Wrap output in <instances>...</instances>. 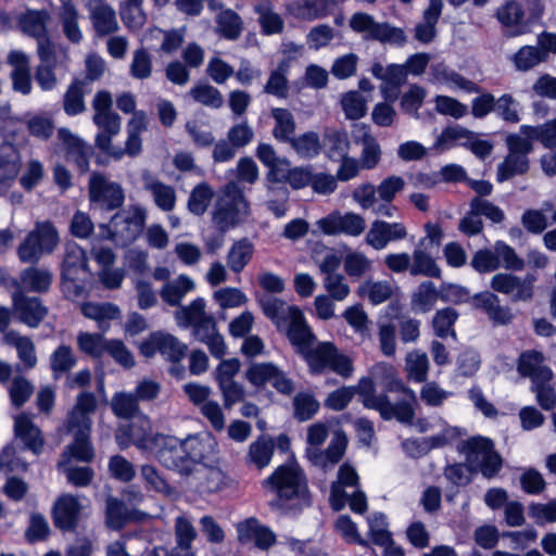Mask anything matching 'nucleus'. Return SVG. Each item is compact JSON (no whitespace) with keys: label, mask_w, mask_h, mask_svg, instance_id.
Instances as JSON below:
<instances>
[{"label":"nucleus","mask_w":556,"mask_h":556,"mask_svg":"<svg viewBox=\"0 0 556 556\" xmlns=\"http://www.w3.org/2000/svg\"><path fill=\"white\" fill-rule=\"evenodd\" d=\"M78 11L71 2H64L60 10V21L65 37L73 43L83 40V33L78 24Z\"/></svg>","instance_id":"54"},{"label":"nucleus","mask_w":556,"mask_h":556,"mask_svg":"<svg viewBox=\"0 0 556 556\" xmlns=\"http://www.w3.org/2000/svg\"><path fill=\"white\" fill-rule=\"evenodd\" d=\"M358 480L359 477L353 466L348 463L340 466L338 478L330 486V504L334 510H341L346 504L348 494L344 488L357 486Z\"/></svg>","instance_id":"28"},{"label":"nucleus","mask_w":556,"mask_h":556,"mask_svg":"<svg viewBox=\"0 0 556 556\" xmlns=\"http://www.w3.org/2000/svg\"><path fill=\"white\" fill-rule=\"evenodd\" d=\"M349 26L353 31L363 35L366 40L396 46H403L407 41L402 28L386 22H377L372 15L365 12L354 13L349 20Z\"/></svg>","instance_id":"7"},{"label":"nucleus","mask_w":556,"mask_h":556,"mask_svg":"<svg viewBox=\"0 0 556 556\" xmlns=\"http://www.w3.org/2000/svg\"><path fill=\"white\" fill-rule=\"evenodd\" d=\"M237 533L240 543H252L262 551H267L276 543L275 533L255 518L238 523Z\"/></svg>","instance_id":"21"},{"label":"nucleus","mask_w":556,"mask_h":556,"mask_svg":"<svg viewBox=\"0 0 556 556\" xmlns=\"http://www.w3.org/2000/svg\"><path fill=\"white\" fill-rule=\"evenodd\" d=\"M143 189L152 195L154 204L163 212H172L176 206L174 187L161 181L149 172L142 174Z\"/></svg>","instance_id":"26"},{"label":"nucleus","mask_w":556,"mask_h":556,"mask_svg":"<svg viewBox=\"0 0 556 556\" xmlns=\"http://www.w3.org/2000/svg\"><path fill=\"white\" fill-rule=\"evenodd\" d=\"M92 122L100 130L96 136L97 148L113 159L121 160L124 156L123 148L112 143L113 137L121 131V117L116 113L93 115Z\"/></svg>","instance_id":"14"},{"label":"nucleus","mask_w":556,"mask_h":556,"mask_svg":"<svg viewBox=\"0 0 556 556\" xmlns=\"http://www.w3.org/2000/svg\"><path fill=\"white\" fill-rule=\"evenodd\" d=\"M396 290L393 282L388 280H365L357 289L358 295L371 304L379 305L391 299Z\"/></svg>","instance_id":"40"},{"label":"nucleus","mask_w":556,"mask_h":556,"mask_svg":"<svg viewBox=\"0 0 556 556\" xmlns=\"http://www.w3.org/2000/svg\"><path fill=\"white\" fill-rule=\"evenodd\" d=\"M88 190L90 204L96 210L113 211L121 207L125 201L122 186L100 173L91 174Z\"/></svg>","instance_id":"10"},{"label":"nucleus","mask_w":556,"mask_h":556,"mask_svg":"<svg viewBox=\"0 0 556 556\" xmlns=\"http://www.w3.org/2000/svg\"><path fill=\"white\" fill-rule=\"evenodd\" d=\"M3 342L15 348L17 357L25 369H31L37 365L36 348L29 337L11 330L3 334Z\"/></svg>","instance_id":"34"},{"label":"nucleus","mask_w":556,"mask_h":556,"mask_svg":"<svg viewBox=\"0 0 556 556\" xmlns=\"http://www.w3.org/2000/svg\"><path fill=\"white\" fill-rule=\"evenodd\" d=\"M48 18L45 11H28L20 18V26L26 35L40 39L47 36Z\"/></svg>","instance_id":"61"},{"label":"nucleus","mask_w":556,"mask_h":556,"mask_svg":"<svg viewBox=\"0 0 556 556\" xmlns=\"http://www.w3.org/2000/svg\"><path fill=\"white\" fill-rule=\"evenodd\" d=\"M405 370L409 380L426 382L429 371V359L425 352L414 350L406 355Z\"/></svg>","instance_id":"56"},{"label":"nucleus","mask_w":556,"mask_h":556,"mask_svg":"<svg viewBox=\"0 0 556 556\" xmlns=\"http://www.w3.org/2000/svg\"><path fill=\"white\" fill-rule=\"evenodd\" d=\"M58 242V232L52 223H36L34 230L18 245L17 255L23 263H36L45 253H51Z\"/></svg>","instance_id":"8"},{"label":"nucleus","mask_w":556,"mask_h":556,"mask_svg":"<svg viewBox=\"0 0 556 556\" xmlns=\"http://www.w3.org/2000/svg\"><path fill=\"white\" fill-rule=\"evenodd\" d=\"M89 18L98 37H106L119 29L116 12L105 0H89Z\"/></svg>","instance_id":"18"},{"label":"nucleus","mask_w":556,"mask_h":556,"mask_svg":"<svg viewBox=\"0 0 556 556\" xmlns=\"http://www.w3.org/2000/svg\"><path fill=\"white\" fill-rule=\"evenodd\" d=\"M258 302L265 316L278 328L287 326V323L293 317V311H300L296 306H290L285 301L271 295H264Z\"/></svg>","instance_id":"36"},{"label":"nucleus","mask_w":556,"mask_h":556,"mask_svg":"<svg viewBox=\"0 0 556 556\" xmlns=\"http://www.w3.org/2000/svg\"><path fill=\"white\" fill-rule=\"evenodd\" d=\"M84 505L79 496L62 494L53 506V521L63 531H74L77 528Z\"/></svg>","instance_id":"17"},{"label":"nucleus","mask_w":556,"mask_h":556,"mask_svg":"<svg viewBox=\"0 0 556 556\" xmlns=\"http://www.w3.org/2000/svg\"><path fill=\"white\" fill-rule=\"evenodd\" d=\"M253 253L254 245L249 239L242 238L235 241L226 256L228 267L236 274L241 273L252 260Z\"/></svg>","instance_id":"43"},{"label":"nucleus","mask_w":556,"mask_h":556,"mask_svg":"<svg viewBox=\"0 0 556 556\" xmlns=\"http://www.w3.org/2000/svg\"><path fill=\"white\" fill-rule=\"evenodd\" d=\"M62 106L66 115L76 116L86 111L84 80H73L65 90Z\"/></svg>","instance_id":"48"},{"label":"nucleus","mask_w":556,"mask_h":556,"mask_svg":"<svg viewBox=\"0 0 556 556\" xmlns=\"http://www.w3.org/2000/svg\"><path fill=\"white\" fill-rule=\"evenodd\" d=\"M438 299H440V291L437 290L434 283L424 281L412 295V308L418 313L430 312Z\"/></svg>","instance_id":"52"},{"label":"nucleus","mask_w":556,"mask_h":556,"mask_svg":"<svg viewBox=\"0 0 556 556\" xmlns=\"http://www.w3.org/2000/svg\"><path fill=\"white\" fill-rule=\"evenodd\" d=\"M244 377L254 387L269 383L282 394H290L294 390L293 381L273 363L253 364L247 369Z\"/></svg>","instance_id":"13"},{"label":"nucleus","mask_w":556,"mask_h":556,"mask_svg":"<svg viewBox=\"0 0 556 556\" xmlns=\"http://www.w3.org/2000/svg\"><path fill=\"white\" fill-rule=\"evenodd\" d=\"M287 337L296 351L303 355L314 343L315 336L306 325L301 311H293V317L287 323Z\"/></svg>","instance_id":"33"},{"label":"nucleus","mask_w":556,"mask_h":556,"mask_svg":"<svg viewBox=\"0 0 556 556\" xmlns=\"http://www.w3.org/2000/svg\"><path fill=\"white\" fill-rule=\"evenodd\" d=\"M316 230L313 233L325 236H346L357 238L366 230L365 218L354 212L342 213L333 211L315 223Z\"/></svg>","instance_id":"9"},{"label":"nucleus","mask_w":556,"mask_h":556,"mask_svg":"<svg viewBox=\"0 0 556 556\" xmlns=\"http://www.w3.org/2000/svg\"><path fill=\"white\" fill-rule=\"evenodd\" d=\"M337 348L330 342H320L315 346H311L304 354V358L313 372H323L329 368Z\"/></svg>","instance_id":"45"},{"label":"nucleus","mask_w":556,"mask_h":556,"mask_svg":"<svg viewBox=\"0 0 556 556\" xmlns=\"http://www.w3.org/2000/svg\"><path fill=\"white\" fill-rule=\"evenodd\" d=\"M430 74L435 83L444 85L451 90H462L467 93H478L480 91L477 84L443 63L433 64Z\"/></svg>","instance_id":"30"},{"label":"nucleus","mask_w":556,"mask_h":556,"mask_svg":"<svg viewBox=\"0 0 556 556\" xmlns=\"http://www.w3.org/2000/svg\"><path fill=\"white\" fill-rule=\"evenodd\" d=\"M214 197V190L207 182H200L190 192L187 201L188 211L195 215L202 216Z\"/></svg>","instance_id":"59"},{"label":"nucleus","mask_w":556,"mask_h":556,"mask_svg":"<svg viewBox=\"0 0 556 556\" xmlns=\"http://www.w3.org/2000/svg\"><path fill=\"white\" fill-rule=\"evenodd\" d=\"M473 306L483 311L494 325L505 326L514 319L510 307L502 305L500 298L490 291L477 293L473 296Z\"/></svg>","instance_id":"23"},{"label":"nucleus","mask_w":556,"mask_h":556,"mask_svg":"<svg viewBox=\"0 0 556 556\" xmlns=\"http://www.w3.org/2000/svg\"><path fill=\"white\" fill-rule=\"evenodd\" d=\"M111 408L115 416L123 419L134 418L140 410L139 401L129 392L115 393L111 400Z\"/></svg>","instance_id":"63"},{"label":"nucleus","mask_w":556,"mask_h":556,"mask_svg":"<svg viewBox=\"0 0 556 556\" xmlns=\"http://www.w3.org/2000/svg\"><path fill=\"white\" fill-rule=\"evenodd\" d=\"M399 391L409 397L392 403L387 394H375V386L370 378H362L355 388V393L363 396V405L366 408L377 410L384 420L396 419L403 425H412L415 418V405L417 402L414 390L397 382Z\"/></svg>","instance_id":"1"},{"label":"nucleus","mask_w":556,"mask_h":556,"mask_svg":"<svg viewBox=\"0 0 556 556\" xmlns=\"http://www.w3.org/2000/svg\"><path fill=\"white\" fill-rule=\"evenodd\" d=\"M457 451L473 470L480 471L486 479L494 478L502 469L503 459L495 451L493 441L486 437L473 435L463 440Z\"/></svg>","instance_id":"5"},{"label":"nucleus","mask_w":556,"mask_h":556,"mask_svg":"<svg viewBox=\"0 0 556 556\" xmlns=\"http://www.w3.org/2000/svg\"><path fill=\"white\" fill-rule=\"evenodd\" d=\"M194 338L206 344L211 354L222 358L226 354V344L223 337L217 332L214 318L211 316L193 326Z\"/></svg>","instance_id":"32"},{"label":"nucleus","mask_w":556,"mask_h":556,"mask_svg":"<svg viewBox=\"0 0 556 556\" xmlns=\"http://www.w3.org/2000/svg\"><path fill=\"white\" fill-rule=\"evenodd\" d=\"M410 275L439 278L441 269L429 253L415 249L412 255Z\"/></svg>","instance_id":"62"},{"label":"nucleus","mask_w":556,"mask_h":556,"mask_svg":"<svg viewBox=\"0 0 556 556\" xmlns=\"http://www.w3.org/2000/svg\"><path fill=\"white\" fill-rule=\"evenodd\" d=\"M132 443L140 450L152 451L156 459L166 468L176 470L181 475H190L191 470L188 464L184 444L181 440L161 433H155L150 438L134 439Z\"/></svg>","instance_id":"4"},{"label":"nucleus","mask_w":556,"mask_h":556,"mask_svg":"<svg viewBox=\"0 0 556 556\" xmlns=\"http://www.w3.org/2000/svg\"><path fill=\"white\" fill-rule=\"evenodd\" d=\"M346 445L345 434L342 431H337L325 451H320L319 447H307L306 456L313 466L326 471L333 468L341 460Z\"/></svg>","instance_id":"16"},{"label":"nucleus","mask_w":556,"mask_h":556,"mask_svg":"<svg viewBox=\"0 0 556 556\" xmlns=\"http://www.w3.org/2000/svg\"><path fill=\"white\" fill-rule=\"evenodd\" d=\"M206 303L203 298H197L189 305H181L175 312V318L178 326L189 327L198 324L208 317L205 312Z\"/></svg>","instance_id":"51"},{"label":"nucleus","mask_w":556,"mask_h":556,"mask_svg":"<svg viewBox=\"0 0 556 556\" xmlns=\"http://www.w3.org/2000/svg\"><path fill=\"white\" fill-rule=\"evenodd\" d=\"M89 273L85 251L75 243L67 244L62 263V275Z\"/></svg>","instance_id":"58"},{"label":"nucleus","mask_w":556,"mask_h":556,"mask_svg":"<svg viewBox=\"0 0 556 556\" xmlns=\"http://www.w3.org/2000/svg\"><path fill=\"white\" fill-rule=\"evenodd\" d=\"M544 362L543 353L534 350L526 351L519 356L518 372L522 377L530 378L532 383L536 381H552L554 374Z\"/></svg>","instance_id":"25"},{"label":"nucleus","mask_w":556,"mask_h":556,"mask_svg":"<svg viewBox=\"0 0 556 556\" xmlns=\"http://www.w3.org/2000/svg\"><path fill=\"white\" fill-rule=\"evenodd\" d=\"M97 408V399L90 392H83L77 396L75 406L68 416V430L75 432L90 433V415Z\"/></svg>","instance_id":"24"},{"label":"nucleus","mask_w":556,"mask_h":556,"mask_svg":"<svg viewBox=\"0 0 556 556\" xmlns=\"http://www.w3.org/2000/svg\"><path fill=\"white\" fill-rule=\"evenodd\" d=\"M53 275L47 268L28 267L20 276L21 292H46L52 283Z\"/></svg>","instance_id":"38"},{"label":"nucleus","mask_w":556,"mask_h":556,"mask_svg":"<svg viewBox=\"0 0 556 556\" xmlns=\"http://www.w3.org/2000/svg\"><path fill=\"white\" fill-rule=\"evenodd\" d=\"M251 214L250 202L238 181L227 182L219 192L212 211V223L222 232L238 227Z\"/></svg>","instance_id":"3"},{"label":"nucleus","mask_w":556,"mask_h":556,"mask_svg":"<svg viewBox=\"0 0 556 556\" xmlns=\"http://www.w3.org/2000/svg\"><path fill=\"white\" fill-rule=\"evenodd\" d=\"M270 115L274 119L273 136L276 140L288 142L294 136L296 124L292 113L283 108H275Z\"/></svg>","instance_id":"47"},{"label":"nucleus","mask_w":556,"mask_h":556,"mask_svg":"<svg viewBox=\"0 0 556 556\" xmlns=\"http://www.w3.org/2000/svg\"><path fill=\"white\" fill-rule=\"evenodd\" d=\"M188 459L190 470H193L195 464L201 463L215 452L217 445L215 439L210 433L192 434L181 440Z\"/></svg>","instance_id":"27"},{"label":"nucleus","mask_w":556,"mask_h":556,"mask_svg":"<svg viewBox=\"0 0 556 556\" xmlns=\"http://www.w3.org/2000/svg\"><path fill=\"white\" fill-rule=\"evenodd\" d=\"M406 237L407 229L404 224L376 219L370 224L366 232L365 242L374 250L381 251L386 249L390 242L401 241Z\"/></svg>","instance_id":"15"},{"label":"nucleus","mask_w":556,"mask_h":556,"mask_svg":"<svg viewBox=\"0 0 556 556\" xmlns=\"http://www.w3.org/2000/svg\"><path fill=\"white\" fill-rule=\"evenodd\" d=\"M76 340L79 351L94 358H99L105 354V350L110 341L100 333H90L86 331H80L77 334Z\"/></svg>","instance_id":"64"},{"label":"nucleus","mask_w":556,"mask_h":556,"mask_svg":"<svg viewBox=\"0 0 556 556\" xmlns=\"http://www.w3.org/2000/svg\"><path fill=\"white\" fill-rule=\"evenodd\" d=\"M188 351V346L176 337L165 332H154L140 344V352L146 357L160 353L172 363H179Z\"/></svg>","instance_id":"12"},{"label":"nucleus","mask_w":556,"mask_h":556,"mask_svg":"<svg viewBox=\"0 0 556 556\" xmlns=\"http://www.w3.org/2000/svg\"><path fill=\"white\" fill-rule=\"evenodd\" d=\"M435 421L438 426L442 427V431L434 435L425 438L422 440V444L425 445V450H433L441 448L446 445L452 444L459 438L466 434V430L456 426H450L447 422L441 418L437 417Z\"/></svg>","instance_id":"46"},{"label":"nucleus","mask_w":556,"mask_h":556,"mask_svg":"<svg viewBox=\"0 0 556 556\" xmlns=\"http://www.w3.org/2000/svg\"><path fill=\"white\" fill-rule=\"evenodd\" d=\"M12 302L16 318L30 328L38 327L48 312L38 298L26 296L21 291L13 293Z\"/></svg>","instance_id":"20"},{"label":"nucleus","mask_w":556,"mask_h":556,"mask_svg":"<svg viewBox=\"0 0 556 556\" xmlns=\"http://www.w3.org/2000/svg\"><path fill=\"white\" fill-rule=\"evenodd\" d=\"M324 147L326 154L333 161L348 155L350 150V140L348 134L338 129H326L324 132Z\"/></svg>","instance_id":"50"},{"label":"nucleus","mask_w":556,"mask_h":556,"mask_svg":"<svg viewBox=\"0 0 556 556\" xmlns=\"http://www.w3.org/2000/svg\"><path fill=\"white\" fill-rule=\"evenodd\" d=\"M148 217L147 208L142 205H129L128 208L116 213L110 226H101V236L119 245L132 243L142 232Z\"/></svg>","instance_id":"6"},{"label":"nucleus","mask_w":556,"mask_h":556,"mask_svg":"<svg viewBox=\"0 0 556 556\" xmlns=\"http://www.w3.org/2000/svg\"><path fill=\"white\" fill-rule=\"evenodd\" d=\"M215 31L227 40H237L243 31V20L231 9L220 10L215 17Z\"/></svg>","instance_id":"41"},{"label":"nucleus","mask_w":556,"mask_h":556,"mask_svg":"<svg viewBox=\"0 0 556 556\" xmlns=\"http://www.w3.org/2000/svg\"><path fill=\"white\" fill-rule=\"evenodd\" d=\"M529 169V159L526 155L508 153L497 165L496 180L506 181L516 175H523Z\"/></svg>","instance_id":"55"},{"label":"nucleus","mask_w":556,"mask_h":556,"mask_svg":"<svg viewBox=\"0 0 556 556\" xmlns=\"http://www.w3.org/2000/svg\"><path fill=\"white\" fill-rule=\"evenodd\" d=\"M495 17L507 37H518L527 31L525 10L518 1L510 0L497 8Z\"/></svg>","instance_id":"22"},{"label":"nucleus","mask_w":556,"mask_h":556,"mask_svg":"<svg viewBox=\"0 0 556 556\" xmlns=\"http://www.w3.org/2000/svg\"><path fill=\"white\" fill-rule=\"evenodd\" d=\"M195 289V282L187 275H179L175 280L164 283L160 291L162 300L169 306H181L182 299Z\"/></svg>","instance_id":"37"},{"label":"nucleus","mask_w":556,"mask_h":556,"mask_svg":"<svg viewBox=\"0 0 556 556\" xmlns=\"http://www.w3.org/2000/svg\"><path fill=\"white\" fill-rule=\"evenodd\" d=\"M475 132L459 125L444 128L437 137L433 148L438 151H446L455 146L467 148Z\"/></svg>","instance_id":"44"},{"label":"nucleus","mask_w":556,"mask_h":556,"mask_svg":"<svg viewBox=\"0 0 556 556\" xmlns=\"http://www.w3.org/2000/svg\"><path fill=\"white\" fill-rule=\"evenodd\" d=\"M536 277L527 274L523 277L511 273H497L490 281L493 291L507 295L511 302H529L534 295Z\"/></svg>","instance_id":"11"},{"label":"nucleus","mask_w":556,"mask_h":556,"mask_svg":"<svg viewBox=\"0 0 556 556\" xmlns=\"http://www.w3.org/2000/svg\"><path fill=\"white\" fill-rule=\"evenodd\" d=\"M14 434L16 439L22 441L25 448L31 451L34 454L41 453L45 445L42 432L28 415L21 414L15 416Z\"/></svg>","instance_id":"29"},{"label":"nucleus","mask_w":556,"mask_h":556,"mask_svg":"<svg viewBox=\"0 0 556 556\" xmlns=\"http://www.w3.org/2000/svg\"><path fill=\"white\" fill-rule=\"evenodd\" d=\"M442 10L429 1L428 8L422 13V21L415 27V39L421 43H430L437 37V24Z\"/></svg>","instance_id":"42"},{"label":"nucleus","mask_w":556,"mask_h":556,"mask_svg":"<svg viewBox=\"0 0 556 556\" xmlns=\"http://www.w3.org/2000/svg\"><path fill=\"white\" fill-rule=\"evenodd\" d=\"M289 72L287 63L278 62L277 67L270 72L263 91L278 99H286L289 94Z\"/></svg>","instance_id":"49"},{"label":"nucleus","mask_w":556,"mask_h":556,"mask_svg":"<svg viewBox=\"0 0 556 556\" xmlns=\"http://www.w3.org/2000/svg\"><path fill=\"white\" fill-rule=\"evenodd\" d=\"M261 33L264 36L280 35L285 30V20L275 11L273 2L257 0L253 5Z\"/></svg>","instance_id":"31"},{"label":"nucleus","mask_w":556,"mask_h":556,"mask_svg":"<svg viewBox=\"0 0 556 556\" xmlns=\"http://www.w3.org/2000/svg\"><path fill=\"white\" fill-rule=\"evenodd\" d=\"M21 169V155L11 143L0 144V184H11Z\"/></svg>","instance_id":"39"},{"label":"nucleus","mask_w":556,"mask_h":556,"mask_svg":"<svg viewBox=\"0 0 556 556\" xmlns=\"http://www.w3.org/2000/svg\"><path fill=\"white\" fill-rule=\"evenodd\" d=\"M262 485L276 495V502L273 504L279 507L287 506L291 501L309 504L306 477L295 463L278 466L268 478L263 480Z\"/></svg>","instance_id":"2"},{"label":"nucleus","mask_w":556,"mask_h":556,"mask_svg":"<svg viewBox=\"0 0 556 556\" xmlns=\"http://www.w3.org/2000/svg\"><path fill=\"white\" fill-rule=\"evenodd\" d=\"M295 153L302 159H313L321 151L319 136L315 131H307L288 141Z\"/></svg>","instance_id":"53"},{"label":"nucleus","mask_w":556,"mask_h":556,"mask_svg":"<svg viewBox=\"0 0 556 556\" xmlns=\"http://www.w3.org/2000/svg\"><path fill=\"white\" fill-rule=\"evenodd\" d=\"M328 3L325 0H294L286 4V11L296 20L314 21L327 16Z\"/></svg>","instance_id":"35"},{"label":"nucleus","mask_w":556,"mask_h":556,"mask_svg":"<svg viewBox=\"0 0 556 556\" xmlns=\"http://www.w3.org/2000/svg\"><path fill=\"white\" fill-rule=\"evenodd\" d=\"M193 101L212 109H219L224 104L222 92L214 86L205 83L193 85L188 91Z\"/></svg>","instance_id":"57"},{"label":"nucleus","mask_w":556,"mask_h":556,"mask_svg":"<svg viewBox=\"0 0 556 556\" xmlns=\"http://www.w3.org/2000/svg\"><path fill=\"white\" fill-rule=\"evenodd\" d=\"M275 446L271 440L260 438L249 446L247 460L258 469L269 465L274 455Z\"/></svg>","instance_id":"60"},{"label":"nucleus","mask_w":556,"mask_h":556,"mask_svg":"<svg viewBox=\"0 0 556 556\" xmlns=\"http://www.w3.org/2000/svg\"><path fill=\"white\" fill-rule=\"evenodd\" d=\"M58 138L64 147L66 160L73 163L80 173H86L89 169V159L92 155L91 147L67 128H60Z\"/></svg>","instance_id":"19"}]
</instances>
